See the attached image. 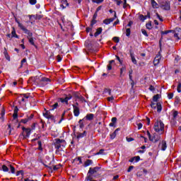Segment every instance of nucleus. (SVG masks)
<instances>
[{
    "mask_svg": "<svg viewBox=\"0 0 181 181\" xmlns=\"http://www.w3.org/2000/svg\"><path fill=\"white\" fill-rule=\"evenodd\" d=\"M100 167L90 168L88 171L86 180H93V179H97L100 176Z\"/></svg>",
    "mask_w": 181,
    "mask_h": 181,
    "instance_id": "f257e3e1",
    "label": "nucleus"
},
{
    "mask_svg": "<svg viewBox=\"0 0 181 181\" xmlns=\"http://www.w3.org/2000/svg\"><path fill=\"white\" fill-rule=\"evenodd\" d=\"M153 129L156 132H161L163 134V131H165V124L161 120H157L154 123Z\"/></svg>",
    "mask_w": 181,
    "mask_h": 181,
    "instance_id": "f03ea898",
    "label": "nucleus"
},
{
    "mask_svg": "<svg viewBox=\"0 0 181 181\" xmlns=\"http://www.w3.org/2000/svg\"><path fill=\"white\" fill-rule=\"evenodd\" d=\"M16 23H18L20 29H21V30H23L24 33H25V35H28V38L32 37V36H33V33H32V32H30V30H28L25 27V25H23V24L21 23V22H19V21H18V19H16Z\"/></svg>",
    "mask_w": 181,
    "mask_h": 181,
    "instance_id": "7ed1b4c3",
    "label": "nucleus"
},
{
    "mask_svg": "<svg viewBox=\"0 0 181 181\" xmlns=\"http://www.w3.org/2000/svg\"><path fill=\"white\" fill-rule=\"evenodd\" d=\"M62 146L64 148L66 146V141L64 139H57V142L55 144V148L57 150L62 149Z\"/></svg>",
    "mask_w": 181,
    "mask_h": 181,
    "instance_id": "20e7f679",
    "label": "nucleus"
},
{
    "mask_svg": "<svg viewBox=\"0 0 181 181\" xmlns=\"http://www.w3.org/2000/svg\"><path fill=\"white\" fill-rule=\"evenodd\" d=\"M43 115L47 119H50L51 121H54V116L50 113L49 110H47Z\"/></svg>",
    "mask_w": 181,
    "mask_h": 181,
    "instance_id": "39448f33",
    "label": "nucleus"
},
{
    "mask_svg": "<svg viewBox=\"0 0 181 181\" xmlns=\"http://www.w3.org/2000/svg\"><path fill=\"white\" fill-rule=\"evenodd\" d=\"M162 59V56L160 55V52H158V54L156 56L153 60V64L154 66H158L159 63H160V59Z\"/></svg>",
    "mask_w": 181,
    "mask_h": 181,
    "instance_id": "423d86ee",
    "label": "nucleus"
},
{
    "mask_svg": "<svg viewBox=\"0 0 181 181\" xmlns=\"http://www.w3.org/2000/svg\"><path fill=\"white\" fill-rule=\"evenodd\" d=\"M162 137L160 136V134H158L156 133L153 134V136H151V139L150 141H151V142H158V141H160V139Z\"/></svg>",
    "mask_w": 181,
    "mask_h": 181,
    "instance_id": "0eeeda50",
    "label": "nucleus"
},
{
    "mask_svg": "<svg viewBox=\"0 0 181 181\" xmlns=\"http://www.w3.org/2000/svg\"><path fill=\"white\" fill-rule=\"evenodd\" d=\"M71 98H72L71 95H69L65 98H59V101H60V103H62L63 104L67 105V104H69V101Z\"/></svg>",
    "mask_w": 181,
    "mask_h": 181,
    "instance_id": "6e6552de",
    "label": "nucleus"
},
{
    "mask_svg": "<svg viewBox=\"0 0 181 181\" xmlns=\"http://www.w3.org/2000/svg\"><path fill=\"white\" fill-rule=\"evenodd\" d=\"M78 104L73 105L74 115L75 117H78L80 115V108L77 106Z\"/></svg>",
    "mask_w": 181,
    "mask_h": 181,
    "instance_id": "1a4fd4ad",
    "label": "nucleus"
},
{
    "mask_svg": "<svg viewBox=\"0 0 181 181\" xmlns=\"http://www.w3.org/2000/svg\"><path fill=\"white\" fill-rule=\"evenodd\" d=\"M23 132L25 134V135L24 136V138H29L30 136V132H31V129L30 128H25L23 127L22 128Z\"/></svg>",
    "mask_w": 181,
    "mask_h": 181,
    "instance_id": "9d476101",
    "label": "nucleus"
},
{
    "mask_svg": "<svg viewBox=\"0 0 181 181\" xmlns=\"http://www.w3.org/2000/svg\"><path fill=\"white\" fill-rule=\"evenodd\" d=\"M174 37H177L179 40L181 39V28H177L175 29V33L174 34Z\"/></svg>",
    "mask_w": 181,
    "mask_h": 181,
    "instance_id": "9b49d317",
    "label": "nucleus"
},
{
    "mask_svg": "<svg viewBox=\"0 0 181 181\" xmlns=\"http://www.w3.org/2000/svg\"><path fill=\"white\" fill-rule=\"evenodd\" d=\"M32 79L34 80L36 84H40V83H42V75L32 77Z\"/></svg>",
    "mask_w": 181,
    "mask_h": 181,
    "instance_id": "f8f14e48",
    "label": "nucleus"
},
{
    "mask_svg": "<svg viewBox=\"0 0 181 181\" xmlns=\"http://www.w3.org/2000/svg\"><path fill=\"white\" fill-rule=\"evenodd\" d=\"M159 148L161 151H166L168 146L166 145V141H163L159 144Z\"/></svg>",
    "mask_w": 181,
    "mask_h": 181,
    "instance_id": "ddd939ff",
    "label": "nucleus"
},
{
    "mask_svg": "<svg viewBox=\"0 0 181 181\" xmlns=\"http://www.w3.org/2000/svg\"><path fill=\"white\" fill-rule=\"evenodd\" d=\"M66 6H69V3L67 0H61L60 8L62 9H66Z\"/></svg>",
    "mask_w": 181,
    "mask_h": 181,
    "instance_id": "4468645a",
    "label": "nucleus"
},
{
    "mask_svg": "<svg viewBox=\"0 0 181 181\" xmlns=\"http://www.w3.org/2000/svg\"><path fill=\"white\" fill-rule=\"evenodd\" d=\"M165 11H170V2L165 1V4L162 6Z\"/></svg>",
    "mask_w": 181,
    "mask_h": 181,
    "instance_id": "2eb2a0df",
    "label": "nucleus"
},
{
    "mask_svg": "<svg viewBox=\"0 0 181 181\" xmlns=\"http://www.w3.org/2000/svg\"><path fill=\"white\" fill-rule=\"evenodd\" d=\"M28 98H29V95L23 94L21 97L19 98V101L25 103V101H28Z\"/></svg>",
    "mask_w": 181,
    "mask_h": 181,
    "instance_id": "dca6fc26",
    "label": "nucleus"
},
{
    "mask_svg": "<svg viewBox=\"0 0 181 181\" xmlns=\"http://www.w3.org/2000/svg\"><path fill=\"white\" fill-rule=\"evenodd\" d=\"M4 57L8 60V62H11V57L9 56V54H8V51L6 50V48H4Z\"/></svg>",
    "mask_w": 181,
    "mask_h": 181,
    "instance_id": "f3484780",
    "label": "nucleus"
},
{
    "mask_svg": "<svg viewBox=\"0 0 181 181\" xmlns=\"http://www.w3.org/2000/svg\"><path fill=\"white\" fill-rule=\"evenodd\" d=\"M86 119H88V121H92V119H94V115L92 113H89L86 116Z\"/></svg>",
    "mask_w": 181,
    "mask_h": 181,
    "instance_id": "a211bd4d",
    "label": "nucleus"
},
{
    "mask_svg": "<svg viewBox=\"0 0 181 181\" xmlns=\"http://www.w3.org/2000/svg\"><path fill=\"white\" fill-rule=\"evenodd\" d=\"M130 57H131L132 63L134 64H137L136 59H135V54H134V53L131 52L130 53Z\"/></svg>",
    "mask_w": 181,
    "mask_h": 181,
    "instance_id": "6ab92c4d",
    "label": "nucleus"
},
{
    "mask_svg": "<svg viewBox=\"0 0 181 181\" xmlns=\"http://www.w3.org/2000/svg\"><path fill=\"white\" fill-rule=\"evenodd\" d=\"M90 165H93V160H86V161L84 163V167L87 168L88 166H90Z\"/></svg>",
    "mask_w": 181,
    "mask_h": 181,
    "instance_id": "aec40b11",
    "label": "nucleus"
},
{
    "mask_svg": "<svg viewBox=\"0 0 181 181\" xmlns=\"http://www.w3.org/2000/svg\"><path fill=\"white\" fill-rule=\"evenodd\" d=\"M57 107H59V103H56L54 105H50V109L49 111H54V110H56V108H57Z\"/></svg>",
    "mask_w": 181,
    "mask_h": 181,
    "instance_id": "412c9836",
    "label": "nucleus"
},
{
    "mask_svg": "<svg viewBox=\"0 0 181 181\" xmlns=\"http://www.w3.org/2000/svg\"><path fill=\"white\" fill-rule=\"evenodd\" d=\"M103 32V28H99L97 29L96 32L95 33V37H97L99 35H101V33Z\"/></svg>",
    "mask_w": 181,
    "mask_h": 181,
    "instance_id": "4be33fe9",
    "label": "nucleus"
},
{
    "mask_svg": "<svg viewBox=\"0 0 181 181\" xmlns=\"http://www.w3.org/2000/svg\"><path fill=\"white\" fill-rule=\"evenodd\" d=\"M146 18H151L149 13H148L147 16L141 15L139 17L140 21H142L143 22L146 20Z\"/></svg>",
    "mask_w": 181,
    "mask_h": 181,
    "instance_id": "5701e85b",
    "label": "nucleus"
},
{
    "mask_svg": "<svg viewBox=\"0 0 181 181\" xmlns=\"http://www.w3.org/2000/svg\"><path fill=\"white\" fill-rule=\"evenodd\" d=\"M87 135V133L86 132H83V133H78L77 135V139H80V138H84Z\"/></svg>",
    "mask_w": 181,
    "mask_h": 181,
    "instance_id": "b1692460",
    "label": "nucleus"
},
{
    "mask_svg": "<svg viewBox=\"0 0 181 181\" xmlns=\"http://www.w3.org/2000/svg\"><path fill=\"white\" fill-rule=\"evenodd\" d=\"M151 5H152L153 8H158L159 6L158 3H156V1L155 0H151Z\"/></svg>",
    "mask_w": 181,
    "mask_h": 181,
    "instance_id": "393cba45",
    "label": "nucleus"
},
{
    "mask_svg": "<svg viewBox=\"0 0 181 181\" xmlns=\"http://www.w3.org/2000/svg\"><path fill=\"white\" fill-rule=\"evenodd\" d=\"M49 81H50V79L49 78L42 76L41 83H49Z\"/></svg>",
    "mask_w": 181,
    "mask_h": 181,
    "instance_id": "a878e982",
    "label": "nucleus"
},
{
    "mask_svg": "<svg viewBox=\"0 0 181 181\" xmlns=\"http://www.w3.org/2000/svg\"><path fill=\"white\" fill-rule=\"evenodd\" d=\"M11 37L18 38V35H16V30H15V28H13V30L11 32Z\"/></svg>",
    "mask_w": 181,
    "mask_h": 181,
    "instance_id": "bb28decb",
    "label": "nucleus"
},
{
    "mask_svg": "<svg viewBox=\"0 0 181 181\" xmlns=\"http://www.w3.org/2000/svg\"><path fill=\"white\" fill-rule=\"evenodd\" d=\"M28 41H29V43H30V45H32L33 46H35V41L33 40V37H29Z\"/></svg>",
    "mask_w": 181,
    "mask_h": 181,
    "instance_id": "cd10ccee",
    "label": "nucleus"
},
{
    "mask_svg": "<svg viewBox=\"0 0 181 181\" xmlns=\"http://www.w3.org/2000/svg\"><path fill=\"white\" fill-rule=\"evenodd\" d=\"M156 107L158 112H160V111H162V105H160V103H157Z\"/></svg>",
    "mask_w": 181,
    "mask_h": 181,
    "instance_id": "c85d7f7f",
    "label": "nucleus"
},
{
    "mask_svg": "<svg viewBox=\"0 0 181 181\" xmlns=\"http://www.w3.org/2000/svg\"><path fill=\"white\" fill-rule=\"evenodd\" d=\"M74 161L79 162L78 165H81V163H83V161L81 160V157H78V158H75Z\"/></svg>",
    "mask_w": 181,
    "mask_h": 181,
    "instance_id": "c756f323",
    "label": "nucleus"
},
{
    "mask_svg": "<svg viewBox=\"0 0 181 181\" xmlns=\"http://www.w3.org/2000/svg\"><path fill=\"white\" fill-rule=\"evenodd\" d=\"M117 136V131H115L113 133L110 134V139H115Z\"/></svg>",
    "mask_w": 181,
    "mask_h": 181,
    "instance_id": "7c9ffc66",
    "label": "nucleus"
},
{
    "mask_svg": "<svg viewBox=\"0 0 181 181\" xmlns=\"http://www.w3.org/2000/svg\"><path fill=\"white\" fill-rule=\"evenodd\" d=\"M2 170L4 172H9V168H8V167L5 165H2Z\"/></svg>",
    "mask_w": 181,
    "mask_h": 181,
    "instance_id": "2f4dec72",
    "label": "nucleus"
},
{
    "mask_svg": "<svg viewBox=\"0 0 181 181\" xmlns=\"http://www.w3.org/2000/svg\"><path fill=\"white\" fill-rule=\"evenodd\" d=\"M177 93H181V82H178V85L177 86Z\"/></svg>",
    "mask_w": 181,
    "mask_h": 181,
    "instance_id": "473e14b6",
    "label": "nucleus"
},
{
    "mask_svg": "<svg viewBox=\"0 0 181 181\" xmlns=\"http://www.w3.org/2000/svg\"><path fill=\"white\" fill-rule=\"evenodd\" d=\"M127 70V67H125V66H123L121 69H120V76H122V74L124 73V71H125Z\"/></svg>",
    "mask_w": 181,
    "mask_h": 181,
    "instance_id": "72a5a7b5",
    "label": "nucleus"
},
{
    "mask_svg": "<svg viewBox=\"0 0 181 181\" xmlns=\"http://www.w3.org/2000/svg\"><path fill=\"white\" fill-rule=\"evenodd\" d=\"M29 119L27 117L25 119H22L21 122H22L23 124H28V122H29Z\"/></svg>",
    "mask_w": 181,
    "mask_h": 181,
    "instance_id": "f704fd0d",
    "label": "nucleus"
},
{
    "mask_svg": "<svg viewBox=\"0 0 181 181\" xmlns=\"http://www.w3.org/2000/svg\"><path fill=\"white\" fill-rule=\"evenodd\" d=\"M158 100H159V95H156L153 97V101H154V103H156Z\"/></svg>",
    "mask_w": 181,
    "mask_h": 181,
    "instance_id": "c9c22d12",
    "label": "nucleus"
},
{
    "mask_svg": "<svg viewBox=\"0 0 181 181\" xmlns=\"http://www.w3.org/2000/svg\"><path fill=\"white\" fill-rule=\"evenodd\" d=\"M37 144H38V149H39V151H43V148H42V141H38Z\"/></svg>",
    "mask_w": 181,
    "mask_h": 181,
    "instance_id": "e433bc0d",
    "label": "nucleus"
},
{
    "mask_svg": "<svg viewBox=\"0 0 181 181\" xmlns=\"http://www.w3.org/2000/svg\"><path fill=\"white\" fill-rule=\"evenodd\" d=\"M92 2L93 4H102V2H104V0H92Z\"/></svg>",
    "mask_w": 181,
    "mask_h": 181,
    "instance_id": "4c0bfd02",
    "label": "nucleus"
},
{
    "mask_svg": "<svg viewBox=\"0 0 181 181\" xmlns=\"http://www.w3.org/2000/svg\"><path fill=\"white\" fill-rule=\"evenodd\" d=\"M105 150H104V149H100V151H99V152H98V153H95V155H105V153H104V151H105Z\"/></svg>",
    "mask_w": 181,
    "mask_h": 181,
    "instance_id": "58836bf2",
    "label": "nucleus"
},
{
    "mask_svg": "<svg viewBox=\"0 0 181 181\" xmlns=\"http://www.w3.org/2000/svg\"><path fill=\"white\" fill-rule=\"evenodd\" d=\"M131 35V29L127 28L126 30V36H130Z\"/></svg>",
    "mask_w": 181,
    "mask_h": 181,
    "instance_id": "ea45409f",
    "label": "nucleus"
},
{
    "mask_svg": "<svg viewBox=\"0 0 181 181\" xmlns=\"http://www.w3.org/2000/svg\"><path fill=\"white\" fill-rule=\"evenodd\" d=\"M29 2L30 5H36V3L37 2V0H29Z\"/></svg>",
    "mask_w": 181,
    "mask_h": 181,
    "instance_id": "a19ab883",
    "label": "nucleus"
},
{
    "mask_svg": "<svg viewBox=\"0 0 181 181\" xmlns=\"http://www.w3.org/2000/svg\"><path fill=\"white\" fill-rule=\"evenodd\" d=\"M134 159V162H138L139 160H141V157L139 156L133 157Z\"/></svg>",
    "mask_w": 181,
    "mask_h": 181,
    "instance_id": "79ce46f5",
    "label": "nucleus"
},
{
    "mask_svg": "<svg viewBox=\"0 0 181 181\" xmlns=\"http://www.w3.org/2000/svg\"><path fill=\"white\" fill-rule=\"evenodd\" d=\"M141 33H143V35H144V36H146V37H148V33L145 30V29H142L141 30Z\"/></svg>",
    "mask_w": 181,
    "mask_h": 181,
    "instance_id": "37998d69",
    "label": "nucleus"
},
{
    "mask_svg": "<svg viewBox=\"0 0 181 181\" xmlns=\"http://www.w3.org/2000/svg\"><path fill=\"white\" fill-rule=\"evenodd\" d=\"M113 40L115 42V43H119V37H114Z\"/></svg>",
    "mask_w": 181,
    "mask_h": 181,
    "instance_id": "c03bdc74",
    "label": "nucleus"
},
{
    "mask_svg": "<svg viewBox=\"0 0 181 181\" xmlns=\"http://www.w3.org/2000/svg\"><path fill=\"white\" fill-rule=\"evenodd\" d=\"M179 114V112H177V111H174L173 114V117L174 119H176V117H177V115Z\"/></svg>",
    "mask_w": 181,
    "mask_h": 181,
    "instance_id": "a18cd8bd",
    "label": "nucleus"
},
{
    "mask_svg": "<svg viewBox=\"0 0 181 181\" xmlns=\"http://www.w3.org/2000/svg\"><path fill=\"white\" fill-rule=\"evenodd\" d=\"M115 2H116V4L118 6H119V5H121V4H122V1H121V0H115Z\"/></svg>",
    "mask_w": 181,
    "mask_h": 181,
    "instance_id": "49530a36",
    "label": "nucleus"
},
{
    "mask_svg": "<svg viewBox=\"0 0 181 181\" xmlns=\"http://www.w3.org/2000/svg\"><path fill=\"white\" fill-rule=\"evenodd\" d=\"M107 101H109L110 103H112V101H114V97L113 96L108 97Z\"/></svg>",
    "mask_w": 181,
    "mask_h": 181,
    "instance_id": "de8ad7c7",
    "label": "nucleus"
},
{
    "mask_svg": "<svg viewBox=\"0 0 181 181\" xmlns=\"http://www.w3.org/2000/svg\"><path fill=\"white\" fill-rule=\"evenodd\" d=\"M117 60L119 62V63H120L121 64H122V60L119 58V57H118L117 55L115 56Z\"/></svg>",
    "mask_w": 181,
    "mask_h": 181,
    "instance_id": "09e8293b",
    "label": "nucleus"
},
{
    "mask_svg": "<svg viewBox=\"0 0 181 181\" xmlns=\"http://www.w3.org/2000/svg\"><path fill=\"white\" fill-rule=\"evenodd\" d=\"M146 26L147 29H149V30L152 29V24L151 23H147Z\"/></svg>",
    "mask_w": 181,
    "mask_h": 181,
    "instance_id": "8fccbe9b",
    "label": "nucleus"
},
{
    "mask_svg": "<svg viewBox=\"0 0 181 181\" xmlns=\"http://www.w3.org/2000/svg\"><path fill=\"white\" fill-rule=\"evenodd\" d=\"M126 139L127 142H132V141H134V138L132 137H127Z\"/></svg>",
    "mask_w": 181,
    "mask_h": 181,
    "instance_id": "3c124183",
    "label": "nucleus"
},
{
    "mask_svg": "<svg viewBox=\"0 0 181 181\" xmlns=\"http://www.w3.org/2000/svg\"><path fill=\"white\" fill-rule=\"evenodd\" d=\"M168 33H170V30H165L161 32V35H168Z\"/></svg>",
    "mask_w": 181,
    "mask_h": 181,
    "instance_id": "603ef678",
    "label": "nucleus"
},
{
    "mask_svg": "<svg viewBox=\"0 0 181 181\" xmlns=\"http://www.w3.org/2000/svg\"><path fill=\"white\" fill-rule=\"evenodd\" d=\"M104 23H105V25H110V23H111V21H109V19H105V20L104 21Z\"/></svg>",
    "mask_w": 181,
    "mask_h": 181,
    "instance_id": "864d4df0",
    "label": "nucleus"
},
{
    "mask_svg": "<svg viewBox=\"0 0 181 181\" xmlns=\"http://www.w3.org/2000/svg\"><path fill=\"white\" fill-rule=\"evenodd\" d=\"M10 169H11V173H15V168L13 166L10 165Z\"/></svg>",
    "mask_w": 181,
    "mask_h": 181,
    "instance_id": "5fc2aeb1",
    "label": "nucleus"
},
{
    "mask_svg": "<svg viewBox=\"0 0 181 181\" xmlns=\"http://www.w3.org/2000/svg\"><path fill=\"white\" fill-rule=\"evenodd\" d=\"M168 98L169 100H172L173 98V93H168Z\"/></svg>",
    "mask_w": 181,
    "mask_h": 181,
    "instance_id": "6e6d98bb",
    "label": "nucleus"
},
{
    "mask_svg": "<svg viewBox=\"0 0 181 181\" xmlns=\"http://www.w3.org/2000/svg\"><path fill=\"white\" fill-rule=\"evenodd\" d=\"M4 121H5V117L1 116L0 117V124H2L3 122H4Z\"/></svg>",
    "mask_w": 181,
    "mask_h": 181,
    "instance_id": "4d7b16f0",
    "label": "nucleus"
},
{
    "mask_svg": "<svg viewBox=\"0 0 181 181\" xmlns=\"http://www.w3.org/2000/svg\"><path fill=\"white\" fill-rule=\"evenodd\" d=\"M151 106V108H154L155 109L158 106V104L152 103Z\"/></svg>",
    "mask_w": 181,
    "mask_h": 181,
    "instance_id": "13d9d810",
    "label": "nucleus"
},
{
    "mask_svg": "<svg viewBox=\"0 0 181 181\" xmlns=\"http://www.w3.org/2000/svg\"><path fill=\"white\" fill-rule=\"evenodd\" d=\"M1 117H5V109H2L1 112Z\"/></svg>",
    "mask_w": 181,
    "mask_h": 181,
    "instance_id": "bf43d9fd",
    "label": "nucleus"
},
{
    "mask_svg": "<svg viewBox=\"0 0 181 181\" xmlns=\"http://www.w3.org/2000/svg\"><path fill=\"white\" fill-rule=\"evenodd\" d=\"M137 127H138V129H141L142 128V127H143L142 123L137 124Z\"/></svg>",
    "mask_w": 181,
    "mask_h": 181,
    "instance_id": "052dcab7",
    "label": "nucleus"
},
{
    "mask_svg": "<svg viewBox=\"0 0 181 181\" xmlns=\"http://www.w3.org/2000/svg\"><path fill=\"white\" fill-rule=\"evenodd\" d=\"M147 136H148V139L151 141V139H152V136L151 135V133L148 131L147 132Z\"/></svg>",
    "mask_w": 181,
    "mask_h": 181,
    "instance_id": "680f3d73",
    "label": "nucleus"
},
{
    "mask_svg": "<svg viewBox=\"0 0 181 181\" xmlns=\"http://www.w3.org/2000/svg\"><path fill=\"white\" fill-rule=\"evenodd\" d=\"M150 91H155V87L150 86L149 88Z\"/></svg>",
    "mask_w": 181,
    "mask_h": 181,
    "instance_id": "e2e57ef3",
    "label": "nucleus"
},
{
    "mask_svg": "<svg viewBox=\"0 0 181 181\" xmlns=\"http://www.w3.org/2000/svg\"><path fill=\"white\" fill-rule=\"evenodd\" d=\"M132 169H134V166L131 165L129 167L128 170H127V172H131V170H132Z\"/></svg>",
    "mask_w": 181,
    "mask_h": 181,
    "instance_id": "0e129e2a",
    "label": "nucleus"
},
{
    "mask_svg": "<svg viewBox=\"0 0 181 181\" xmlns=\"http://www.w3.org/2000/svg\"><path fill=\"white\" fill-rule=\"evenodd\" d=\"M57 62H60L61 61H62V57H60V55H58L57 57Z\"/></svg>",
    "mask_w": 181,
    "mask_h": 181,
    "instance_id": "69168bd1",
    "label": "nucleus"
},
{
    "mask_svg": "<svg viewBox=\"0 0 181 181\" xmlns=\"http://www.w3.org/2000/svg\"><path fill=\"white\" fill-rule=\"evenodd\" d=\"M112 122H113L114 124H115V122H117V117H112Z\"/></svg>",
    "mask_w": 181,
    "mask_h": 181,
    "instance_id": "338daca9",
    "label": "nucleus"
},
{
    "mask_svg": "<svg viewBox=\"0 0 181 181\" xmlns=\"http://www.w3.org/2000/svg\"><path fill=\"white\" fill-rule=\"evenodd\" d=\"M24 181H37V180H30L29 178L24 179Z\"/></svg>",
    "mask_w": 181,
    "mask_h": 181,
    "instance_id": "774afa93",
    "label": "nucleus"
}]
</instances>
